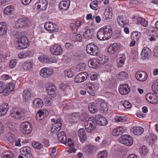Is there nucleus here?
Segmentation results:
<instances>
[{
  "label": "nucleus",
  "mask_w": 158,
  "mask_h": 158,
  "mask_svg": "<svg viewBox=\"0 0 158 158\" xmlns=\"http://www.w3.org/2000/svg\"><path fill=\"white\" fill-rule=\"evenodd\" d=\"M88 108L89 111L92 113H94L97 111V110L94 103H91L89 104Z\"/></svg>",
  "instance_id": "40"
},
{
  "label": "nucleus",
  "mask_w": 158,
  "mask_h": 158,
  "mask_svg": "<svg viewBox=\"0 0 158 158\" xmlns=\"http://www.w3.org/2000/svg\"><path fill=\"white\" fill-rule=\"evenodd\" d=\"M7 31V26L4 22H0V35L5 34Z\"/></svg>",
  "instance_id": "23"
},
{
  "label": "nucleus",
  "mask_w": 158,
  "mask_h": 158,
  "mask_svg": "<svg viewBox=\"0 0 158 158\" xmlns=\"http://www.w3.org/2000/svg\"><path fill=\"white\" fill-rule=\"evenodd\" d=\"M129 91L130 88H129L128 84H124L120 85L119 92L121 94H127Z\"/></svg>",
  "instance_id": "17"
},
{
  "label": "nucleus",
  "mask_w": 158,
  "mask_h": 158,
  "mask_svg": "<svg viewBox=\"0 0 158 158\" xmlns=\"http://www.w3.org/2000/svg\"><path fill=\"white\" fill-rule=\"evenodd\" d=\"M108 153L106 151L103 150L99 152L97 155L98 158H106L107 157Z\"/></svg>",
  "instance_id": "38"
},
{
  "label": "nucleus",
  "mask_w": 158,
  "mask_h": 158,
  "mask_svg": "<svg viewBox=\"0 0 158 158\" xmlns=\"http://www.w3.org/2000/svg\"><path fill=\"white\" fill-rule=\"evenodd\" d=\"M44 115L43 110H40L36 114V118L37 120H41L45 117Z\"/></svg>",
  "instance_id": "37"
},
{
  "label": "nucleus",
  "mask_w": 158,
  "mask_h": 158,
  "mask_svg": "<svg viewBox=\"0 0 158 158\" xmlns=\"http://www.w3.org/2000/svg\"><path fill=\"white\" fill-rule=\"evenodd\" d=\"M50 51L54 55H59L62 53V49L60 46L57 44H55L51 47Z\"/></svg>",
  "instance_id": "14"
},
{
  "label": "nucleus",
  "mask_w": 158,
  "mask_h": 158,
  "mask_svg": "<svg viewBox=\"0 0 158 158\" xmlns=\"http://www.w3.org/2000/svg\"><path fill=\"white\" fill-rule=\"evenodd\" d=\"M96 123L100 125L106 126L108 122L106 119L102 117V118H100L99 121H98Z\"/></svg>",
  "instance_id": "42"
},
{
  "label": "nucleus",
  "mask_w": 158,
  "mask_h": 158,
  "mask_svg": "<svg viewBox=\"0 0 158 158\" xmlns=\"http://www.w3.org/2000/svg\"><path fill=\"white\" fill-rule=\"evenodd\" d=\"M104 29V40H107L110 39L112 34V31L111 27L110 26H107L105 27Z\"/></svg>",
  "instance_id": "16"
},
{
  "label": "nucleus",
  "mask_w": 158,
  "mask_h": 158,
  "mask_svg": "<svg viewBox=\"0 0 158 158\" xmlns=\"http://www.w3.org/2000/svg\"><path fill=\"white\" fill-rule=\"evenodd\" d=\"M88 65L90 67L96 68L100 64L95 59H91L88 62Z\"/></svg>",
  "instance_id": "29"
},
{
  "label": "nucleus",
  "mask_w": 158,
  "mask_h": 158,
  "mask_svg": "<svg viewBox=\"0 0 158 158\" xmlns=\"http://www.w3.org/2000/svg\"><path fill=\"white\" fill-rule=\"evenodd\" d=\"M110 9L112 10L111 8H108L109 11H105L104 13V15L105 17V19L107 20L112 18V13L111 12H110Z\"/></svg>",
  "instance_id": "47"
},
{
  "label": "nucleus",
  "mask_w": 158,
  "mask_h": 158,
  "mask_svg": "<svg viewBox=\"0 0 158 158\" xmlns=\"http://www.w3.org/2000/svg\"><path fill=\"white\" fill-rule=\"evenodd\" d=\"M148 150L145 146H143L140 151V153L141 155H145L147 154Z\"/></svg>",
  "instance_id": "51"
},
{
  "label": "nucleus",
  "mask_w": 158,
  "mask_h": 158,
  "mask_svg": "<svg viewBox=\"0 0 158 158\" xmlns=\"http://www.w3.org/2000/svg\"><path fill=\"white\" fill-rule=\"evenodd\" d=\"M33 147L38 149H40L43 147L42 145L38 142H34L32 143Z\"/></svg>",
  "instance_id": "50"
},
{
  "label": "nucleus",
  "mask_w": 158,
  "mask_h": 158,
  "mask_svg": "<svg viewBox=\"0 0 158 158\" xmlns=\"http://www.w3.org/2000/svg\"><path fill=\"white\" fill-rule=\"evenodd\" d=\"M152 89L155 93L158 94V85L156 84H153L152 86Z\"/></svg>",
  "instance_id": "58"
},
{
  "label": "nucleus",
  "mask_w": 158,
  "mask_h": 158,
  "mask_svg": "<svg viewBox=\"0 0 158 158\" xmlns=\"http://www.w3.org/2000/svg\"><path fill=\"white\" fill-rule=\"evenodd\" d=\"M20 130L24 134H29L32 130L30 123L27 121L22 123L20 125Z\"/></svg>",
  "instance_id": "5"
},
{
  "label": "nucleus",
  "mask_w": 158,
  "mask_h": 158,
  "mask_svg": "<svg viewBox=\"0 0 158 158\" xmlns=\"http://www.w3.org/2000/svg\"><path fill=\"white\" fill-rule=\"evenodd\" d=\"M131 131L135 135H140L143 132L144 129L141 127H135L131 129Z\"/></svg>",
  "instance_id": "21"
},
{
  "label": "nucleus",
  "mask_w": 158,
  "mask_h": 158,
  "mask_svg": "<svg viewBox=\"0 0 158 158\" xmlns=\"http://www.w3.org/2000/svg\"><path fill=\"white\" fill-rule=\"evenodd\" d=\"M64 73L65 76H67L68 77H72L73 76V73L71 70L66 69L64 71Z\"/></svg>",
  "instance_id": "56"
},
{
  "label": "nucleus",
  "mask_w": 158,
  "mask_h": 158,
  "mask_svg": "<svg viewBox=\"0 0 158 158\" xmlns=\"http://www.w3.org/2000/svg\"><path fill=\"white\" fill-rule=\"evenodd\" d=\"M48 4V2L46 0H39L38 2L35 4V7L39 11H44L46 8Z\"/></svg>",
  "instance_id": "12"
},
{
  "label": "nucleus",
  "mask_w": 158,
  "mask_h": 158,
  "mask_svg": "<svg viewBox=\"0 0 158 158\" xmlns=\"http://www.w3.org/2000/svg\"><path fill=\"white\" fill-rule=\"evenodd\" d=\"M100 109L101 112L102 113H106L108 110V107L107 106V104L104 101L100 103Z\"/></svg>",
  "instance_id": "35"
},
{
  "label": "nucleus",
  "mask_w": 158,
  "mask_h": 158,
  "mask_svg": "<svg viewBox=\"0 0 158 158\" xmlns=\"http://www.w3.org/2000/svg\"><path fill=\"white\" fill-rule=\"evenodd\" d=\"M34 107L36 108L40 109L44 106L42 100L40 98L35 99L33 102Z\"/></svg>",
  "instance_id": "20"
},
{
  "label": "nucleus",
  "mask_w": 158,
  "mask_h": 158,
  "mask_svg": "<svg viewBox=\"0 0 158 158\" xmlns=\"http://www.w3.org/2000/svg\"><path fill=\"white\" fill-rule=\"evenodd\" d=\"M28 45V40L25 36H23L18 38V40L16 41L15 44V47L20 50L26 48Z\"/></svg>",
  "instance_id": "2"
},
{
  "label": "nucleus",
  "mask_w": 158,
  "mask_h": 158,
  "mask_svg": "<svg viewBox=\"0 0 158 158\" xmlns=\"http://www.w3.org/2000/svg\"><path fill=\"white\" fill-rule=\"evenodd\" d=\"M44 26L45 29L50 33H53L58 30L56 25L52 22H47Z\"/></svg>",
  "instance_id": "9"
},
{
  "label": "nucleus",
  "mask_w": 158,
  "mask_h": 158,
  "mask_svg": "<svg viewBox=\"0 0 158 158\" xmlns=\"http://www.w3.org/2000/svg\"><path fill=\"white\" fill-rule=\"evenodd\" d=\"M6 137L7 139L10 142L13 143L15 141V136L11 133H8Z\"/></svg>",
  "instance_id": "45"
},
{
  "label": "nucleus",
  "mask_w": 158,
  "mask_h": 158,
  "mask_svg": "<svg viewBox=\"0 0 158 158\" xmlns=\"http://www.w3.org/2000/svg\"><path fill=\"white\" fill-rule=\"evenodd\" d=\"M52 102V98L48 97H46L45 98V102L48 106H50Z\"/></svg>",
  "instance_id": "57"
},
{
  "label": "nucleus",
  "mask_w": 158,
  "mask_h": 158,
  "mask_svg": "<svg viewBox=\"0 0 158 158\" xmlns=\"http://www.w3.org/2000/svg\"><path fill=\"white\" fill-rule=\"evenodd\" d=\"M14 89V85L13 83H10L7 85L6 88L7 92L8 93V94H10Z\"/></svg>",
  "instance_id": "44"
},
{
  "label": "nucleus",
  "mask_w": 158,
  "mask_h": 158,
  "mask_svg": "<svg viewBox=\"0 0 158 158\" xmlns=\"http://www.w3.org/2000/svg\"><path fill=\"white\" fill-rule=\"evenodd\" d=\"M146 100L149 102L155 104L158 102L157 96L152 93L147 94L145 96Z\"/></svg>",
  "instance_id": "11"
},
{
  "label": "nucleus",
  "mask_w": 158,
  "mask_h": 158,
  "mask_svg": "<svg viewBox=\"0 0 158 158\" xmlns=\"http://www.w3.org/2000/svg\"><path fill=\"white\" fill-rule=\"evenodd\" d=\"M92 3L90 5V8L94 10H97L98 9V3L96 1L94 0H91Z\"/></svg>",
  "instance_id": "49"
},
{
  "label": "nucleus",
  "mask_w": 158,
  "mask_h": 158,
  "mask_svg": "<svg viewBox=\"0 0 158 158\" xmlns=\"http://www.w3.org/2000/svg\"><path fill=\"white\" fill-rule=\"evenodd\" d=\"M88 77V73L85 72L80 73L75 77L74 81L77 83H80L84 82Z\"/></svg>",
  "instance_id": "10"
},
{
  "label": "nucleus",
  "mask_w": 158,
  "mask_h": 158,
  "mask_svg": "<svg viewBox=\"0 0 158 158\" xmlns=\"http://www.w3.org/2000/svg\"><path fill=\"white\" fill-rule=\"evenodd\" d=\"M136 79L140 81H144L148 78V75L146 72L141 71L137 72L135 74Z\"/></svg>",
  "instance_id": "13"
},
{
  "label": "nucleus",
  "mask_w": 158,
  "mask_h": 158,
  "mask_svg": "<svg viewBox=\"0 0 158 158\" xmlns=\"http://www.w3.org/2000/svg\"><path fill=\"white\" fill-rule=\"evenodd\" d=\"M151 53L150 49L147 47H144L142 50L141 52L142 58L143 60L148 58L150 56Z\"/></svg>",
  "instance_id": "19"
},
{
  "label": "nucleus",
  "mask_w": 158,
  "mask_h": 158,
  "mask_svg": "<svg viewBox=\"0 0 158 158\" xmlns=\"http://www.w3.org/2000/svg\"><path fill=\"white\" fill-rule=\"evenodd\" d=\"M27 111L24 110H19L18 111L12 110L11 111V116L16 119H24L26 117Z\"/></svg>",
  "instance_id": "3"
},
{
  "label": "nucleus",
  "mask_w": 158,
  "mask_h": 158,
  "mask_svg": "<svg viewBox=\"0 0 158 158\" xmlns=\"http://www.w3.org/2000/svg\"><path fill=\"white\" fill-rule=\"evenodd\" d=\"M56 89L55 85L52 83L48 84L46 86V90L48 94L52 97L54 98L56 96Z\"/></svg>",
  "instance_id": "7"
},
{
  "label": "nucleus",
  "mask_w": 158,
  "mask_h": 158,
  "mask_svg": "<svg viewBox=\"0 0 158 158\" xmlns=\"http://www.w3.org/2000/svg\"><path fill=\"white\" fill-rule=\"evenodd\" d=\"M96 147L93 146H90L85 151V152L87 155L91 154L96 150Z\"/></svg>",
  "instance_id": "43"
},
{
  "label": "nucleus",
  "mask_w": 158,
  "mask_h": 158,
  "mask_svg": "<svg viewBox=\"0 0 158 158\" xmlns=\"http://www.w3.org/2000/svg\"><path fill=\"white\" fill-rule=\"evenodd\" d=\"M125 56L123 54L119 55V57L117 59V62L118 67H121L124 63Z\"/></svg>",
  "instance_id": "28"
},
{
  "label": "nucleus",
  "mask_w": 158,
  "mask_h": 158,
  "mask_svg": "<svg viewBox=\"0 0 158 158\" xmlns=\"http://www.w3.org/2000/svg\"><path fill=\"white\" fill-rule=\"evenodd\" d=\"M102 117L99 114L96 115L95 118L94 117L89 118L85 123V127L86 131L91 132L93 131L96 128V124L99 121L100 118Z\"/></svg>",
  "instance_id": "1"
},
{
  "label": "nucleus",
  "mask_w": 158,
  "mask_h": 158,
  "mask_svg": "<svg viewBox=\"0 0 158 158\" xmlns=\"http://www.w3.org/2000/svg\"><path fill=\"white\" fill-rule=\"evenodd\" d=\"M119 140L121 143L127 146H131L133 142L132 137L128 135H122L120 137Z\"/></svg>",
  "instance_id": "6"
},
{
  "label": "nucleus",
  "mask_w": 158,
  "mask_h": 158,
  "mask_svg": "<svg viewBox=\"0 0 158 158\" xmlns=\"http://www.w3.org/2000/svg\"><path fill=\"white\" fill-rule=\"evenodd\" d=\"M79 114L80 113L78 112L72 113L71 116V118L73 120L75 119L77 117H78V116L79 115Z\"/></svg>",
  "instance_id": "62"
},
{
  "label": "nucleus",
  "mask_w": 158,
  "mask_h": 158,
  "mask_svg": "<svg viewBox=\"0 0 158 158\" xmlns=\"http://www.w3.org/2000/svg\"><path fill=\"white\" fill-rule=\"evenodd\" d=\"M85 67V64L84 63L78 64L76 67V69L79 71L83 70Z\"/></svg>",
  "instance_id": "53"
},
{
  "label": "nucleus",
  "mask_w": 158,
  "mask_h": 158,
  "mask_svg": "<svg viewBox=\"0 0 158 158\" xmlns=\"http://www.w3.org/2000/svg\"><path fill=\"white\" fill-rule=\"evenodd\" d=\"M124 107L127 109L130 108L131 107V104L129 102L125 101L123 104Z\"/></svg>",
  "instance_id": "60"
},
{
  "label": "nucleus",
  "mask_w": 158,
  "mask_h": 158,
  "mask_svg": "<svg viewBox=\"0 0 158 158\" xmlns=\"http://www.w3.org/2000/svg\"><path fill=\"white\" fill-rule=\"evenodd\" d=\"M13 10V6H9L6 7L4 10V13L6 15H9L10 14Z\"/></svg>",
  "instance_id": "46"
},
{
  "label": "nucleus",
  "mask_w": 158,
  "mask_h": 158,
  "mask_svg": "<svg viewBox=\"0 0 158 158\" xmlns=\"http://www.w3.org/2000/svg\"><path fill=\"white\" fill-rule=\"evenodd\" d=\"M53 71L50 69L44 68L40 72L41 76L44 77H48L53 74Z\"/></svg>",
  "instance_id": "15"
},
{
  "label": "nucleus",
  "mask_w": 158,
  "mask_h": 158,
  "mask_svg": "<svg viewBox=\"0 0 158 158\" xmlns=\"http://www.w3.org/2000/svg\"><path fill=\"white\" fill-rule=\"evenodd\" d=\"M33 66L32 63L31 61H27L23 62L21 67L25 70H28L32 68Z\"/></svg>",
  "instance_id": "30"
},
{
  "label": "nucleus",
  "mask_w": 158,
  "mask_h": 158,
  "mask_svg": "<svg viewBox=\"0 0 158 158\" xmlns=\"http://www.w3.org/2000/svg\"><path fill=\"white\" fill-rule=\"evenodd\" d=\"M0 108L1 110L3 112V113L5 114L7 113L8 109V105L7 103H4L0 107Z\"/></svg>",
  "instance_id": "41"
},
{
  "label": "nucleus",
  "mask_w": 158,
  "mask_h": 158,
  "mask_svg": "<svg viewBox=\"0 0 158 158\" xmlns=\"http://www.w3.org/2000/svg\"><path fill=\"white\" fill-rule=\"evenodd\" d=\"M105 27L102 28L98 31L97 37L98 39L101 40H104V29Z\"/></svg>",
  "instance_id": "34"
},
{
  "label": "nucleus",
  "mask_w": 158,
  "mask_h": 158,
  "mask_svg": "<svg viewBox=\"0 0 158 158\" xmlns=\"http://www.w3.org/2000/svg\"><path fill=\"white\" fill-rule=\"evenodd\" d=\"M39 60L42 63H49V61H50L49 58L47 56H41L38 58Z\"/></svg>",
  "instance_id": "48"
},
{
  "label": "nucleus",
  "mask_w": 158,
  "mask_h": 158,
  "mask_svg": "<svg viewBox=\"0 0 158 158\" xmlns=\"http://www.w3.org/2000/svg\"><path fill=\"white\" fill-rule=\"evenodd\" d=\"M125 131L124 127H120L117 128H114L112 132V134L114 136H117L121 135Z\"/></svg>",
  "instance_id": "24"
},
{
  "label": "nucleus",
  "mask_w": 158,
  "mask_h": 158,
  "mask_svg": "<svg viewBox=\"0 0 158 158\" xmlns=\"http://www.w3.org/2000/svg\"><path fill=\"white\" fill-rule=\"evenodd\" d=\"M32 93L31 91L28 89H25L23 92V100L25 101L28 100L31 97Z\"/></svg>",
  "instance_id": "27"
},
{
  "label": "nucleus",
  "mask_w": 158,
  "mask_h": 158,
  "mask_svg": "<svg viewBox=\"0 0 158 158\" xmlns=\"http://www.w3.org/2000/svg\"><path fill=\"white\" fill-rule=\"evenodd\" d=\"M2 158H14V154L10 151L5 152L2 154Z\"/></svg>",
  "instance_id": "36"
},
{
  "label": "nucleus",
  "mask_w": 158,
  "mask_h": 158,
  "mask_svg": "<svg viewBox=\"0 0 158 158\" xmlns=\"http://www.w3.org/2000/svg\"><path fill=\"white\" fill-rule=\"evenodd\" d=\"M21 150H22L24 152V153L26 152L27 154H32L31 148L30 147L28 146H26L23 147L21 149Z\"/></svg>",
  "instance_id": "52"
},
{
  "label": "nucleus",
  "mask_w": 158,
  "mask_h": 158,
  "mask_svg": "<svg viewBox=\"0 0 158 158\" xmlns=\"http://www.w3.org/2000/svg\"><path fill=\"white\" fill-rule=\"evenodd\" d=\"M70 3L69 0H64L61 1L59 4V8L61 10H66L69 8Z\"/></svg>",
  "instance_id": "18"
},
{
  "label": "nucleus",
  "mask_w": 158,
  "mask_h": 158,
  "mask_svg": "<svg viewBox=\"0 0 158 158\" xmlns=\"http://www.w3.org/2000/svg\"><path fill=\"white\" fill-rule=\"evenodd\" d=\"M105 56L103 55H99L97 58V61L100 64H103V62L102 61L103 59H104Z\"/></svg>",
  "instance_id": "59"
},
{
  "label": "nucleus",
  "mask_w": 158,
  "mask_h": 158,
  "mask_svg": "<svg viewBox=\"0 0 158 158\" xmlns=\"http://www.w3.org/2000/svg\"><path fill=\"white\" fill-rule=\"evenodd\" d=\"M78 136L81 142H83L86 139L85 132L83 128L80 129L78 131Z\"/></svg>",
  "instance_id": "26"
},
{
  "label": "nucleus",
  "mask_w": 158,
  "mask_h": 158,
  "mask_svg": "<svg viewBox=\"0 0 158 158\" xmlns=\"http://www.w3.org/2000/svg\"><path fill=\"white\" fill-rule=\"evenodd\" d=\"M117 21L122 27H124L127 23L126 17L124 16H119L117 19Z\"/></svg>",
  "instance_id": "25"
},
{
  "label": "nucleus",
  "mask_w": 158,
  "mask_h": 158,
  "mask_svg": "<svg viewBox=\"0 0 158 158\" xmlns=\"http://www.w3.org/2000/svg\"><path fill=\"white\" fill-rule=\"evenodd\" d=\"M53 126L56 128L57 129L56 131H59L60 130L62 126V123L60 121V119H58L56 120V123L54 124Z\"/></svg>",
  "instance_id": "39"
},
{
  "label": "nucleus",
  "mask_w": 158,
  "mask_h": 158,
  "mask_svg": "<svg viewBox=\"0 0 158 158\" xmlns=\"http://www.w3.org/2000/svg\"><path fill=\"white\" fill-rule=\"evenodd\" d=\"M58 137L60 142L65 143L67 142V138L64 133L61 131L58 133Z\"/></svg>",
  "instance_id": "31"
},
{
  "label": "nucleus",
  "mask_w": 158,
  "mask_h": 158,
  "mask_svg": "<svg viewBox=\"0 0 158 158\" xmlns=\"http://www.w3.org/2000/svg\"><path fill=\"white\" fill-rule=\"evenodd\" d=\"M17 63V61L16 59H12L10 60L9 63V67L10 68H13L15 67Z\"/></svg>",
  "instance_id": "54"
},
{
  "label": "nucleus",
  "mask_w": 158,
  "mask_h": 158,
  "mask_svg": "<svg viewBox=\"0 0 158 158\" xmlns=\"http://www.w3.org/2000/svg\"><path fill=\"white\" fill-rule=\"evenodd\" d=\"M153 53L155 57H158V47H155L153 51Z\"/></svg>",
  "instance_id": "64"
},
{
  "label": "nucleus",
  "mask_w": 158,
  "mask_h": 158,
  "mask_svg": "<svg viewBox=\"0 0 158 158\" xmlns=\"http://www.w3.org/2000/svg\"><path fill=\"white\" fill-rule=\"evenodd\" d=\"M115 119L117 122L123 123L126 120V118L124 117L117 116L116 117Z\"/></svg>",
  "instance_id": "55"
},
{
  "label": "nucleus",
  "mask_w": 158,
  "mask_h": 158,
  "mask_svg": "<svg viewBox=\"0 0 158 158\" xmlns=\"http://www.w3.org/2000/svg\"><path fill=\"white\" fill-rule=\"evenodd\" d=\"M88 118V115L86 113H84L82 114L81 117V119L82 121H85Z\"/></svg>",
  "instance_id": "61"
},
{
  "label": "nucleus",
  "mask_w": 158,
  "mask_h": 158,
  "mask_svg": "<svg viewBox=\"0 0 158 158\" xmlns=\"http://www.w3.org/2000/svg\"><path fill=\"white\" fill-rule=\"evenodd\" d=\"M6 57V55L3 54L1 52H0V60L1 61L4 60Z\"/></svg>",
  "instance_id": "63"
},
{
  "label": "nucleus",
  "mask_w": 158,
  "mask_h": 158,
  "mask_svg": "<svg viewBox=\"0 0 158 158\" xmlns=\"http://www.w3.org/2000/svg\"><path fill=\"white\" fill-rule=\"evenodd\" d=\"M86 51L87 53L93 56H96L98 52V47L94 43H90L86 47Z\"/></svg>",
  "instance_id": "4"
},
{
  "label": "nucleus",
  "mask_w": 158,
  "mask_h": 158,
  "mask_svg": "<svg viewBox=\"0 0 158 158\" xmlns=\"http://www.w3.org/2000/svg\"><path fill=\"white\" fill-rule=\"evenodd\" d=\"M28 19L25 17L20 18L16 21L15 27L17 28H23L28 25Z\"/></svg>",
  "instance_id": "8"
},
{
  "label": "nucleus",
  "mask_w": 158,
  "mask_h": 158,
  "mask_svg": "<svg viewBox=\"0 0 158 158\" xmlns=\"http://www.w3.org/2000/svg\"><path fill=\"white\" fill-rule=\"evenodd\" d=\"M137 24H140L142 25L144 27H146L148 25V22L145 19L141 17H138L137 19Z\"/></svg>",
  "instance_id": "33"
},
{
  "label": "nucleus",
  "mask_w": 158,
  "mask_h": 158,
  "mask_svg": "<svg viewBox=\"0 0 158 158\" xmlns=\"http://www.w3.org/2000/svg\"><path fill=\"white\" fill-rule=\"evenodd\" d=\"M128 77V73L125 72H120L117 75V77L119 80H123L127 79Z\"/></svg>",
  "instance_id": "32"
},
{
  "label": "nucleus",
  "mask_w": 158,
  "mask_h": 158,
  "mask_svg": "<svg viewBox=\"0 0 158 158\" xmlns=\"http://www.w3.org/2000/svg\"><path fill=\"white\" fill-rule=\"evenodd\" d=\"M94 34V30L93 29H87L83 34V36L88 40L92 39Z\"/></svg>",
  "instance_id": "22"
}]
</instances>
